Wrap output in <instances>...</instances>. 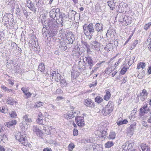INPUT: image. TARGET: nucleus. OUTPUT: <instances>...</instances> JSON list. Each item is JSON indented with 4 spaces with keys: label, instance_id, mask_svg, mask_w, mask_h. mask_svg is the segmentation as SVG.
Returning <instances> with one entry per match:
<instances>
[{
    "label": "nucleus",
    "instance_id": "1",
    "mask_svg": "<svg viewBox=\"0 0 151 151\" xmlns=\"http://www.w3.org/2000/svg\"><path fill=\"white\" fill-rule=\"evenodd\" d=\"M47 23V26L49 27L47 35L49 37H53L55 36L58 33V24L56 19L49 20L48 22L44 21V23L42 22V24L44 26V23L45 24Z\"/></svg>",
    "mask_w": 151,
    "mask_h": 151
},
{
    "label": "nucleus",
    "instance_id": "2",
    "mask_svg": "<svg viewBox=\"0 0 151 151\" xmlns=\"http://www.w3.org/2000/svg\"><path fill=\"white\" fill-rule=\"evenodd\" d=\"M113 109V103L109 102L105 107L102 110V113L104 116H106L110 114Z\"/></svg>",
    "mask_w": 151,
    "mask_h": 151
},
{
    "label": "nucleus",
    "instance_id": "3",
    "mask_svg": "<svg viewBox=\"0 0 151 151\" xmlns=\"http://www.w3.org/2000/svg\"><path fill=\"white\" fill-rule=\"evenodd\" d=\"M148 105V104L146 102H144L142 106L140 109L139 115L141 117H144L145 114H147L150 111V109L147 107Z\"/></svg>",
    "mask_w": 151,
    "mask_h": 151
},
{
    "label": "nucleus",
    "instance_id": "4",
    "mask_svg": "<svg viewBox=\"0 0 151 151\" xmlns=\"http://www.w3.org/2000/svg\"><path fill=\"white\" fill-rule=\"evenodd\" d=\"M148 94L147 91L145 89H143L142 92L137 95V99L138 101H144L147 98Z\"/></svg>",
    "mask_w": 151,
    "mask_h": 151
},
{
    "label": "nucleus",
    "instance_id": "5",
    "mask_svg": "<svg viewBox=\"0 0 151 151\" xmlns=\"http://www.w3.org/2000/svg\"><path fill=\"white\" fill-rule=\"evenodd\" d=\"M78 112V111H69L68 112L67 115H64V117L67 119H69L77 116Z\"/></svg>",
    "mask_w": 151,
    "mask_h": 151
},
{
    "label": "nucleus",
    "instance_id": "6",
    "mask_svg": "<svg viewBox=\"0 0 151 151\" xmlns=\"http://www.w3.org/2000/svg\"><path fill=\"white\" fill-rule=\"evenodd\" d=\"M60 9L57 8H55L52 9L49 12V16L52 19H57L56 14L60 12Z\"/></svg>",
    "mask_w": 151,
    "mask_h": 151
},
{
    "label": "nucleus",
    "instance_id": "7",
    "mask_svg": "<svg viewBox=\"0 0 151 151\" xmlns=\"http://www.w3.org/2000/svg\"><path fill=\"white\" fill-rule=\"evenodd\" d=\"M136 123H134L131 124L129 127L127 129V135L130 136V137L132 136L134 134V130L136 129Z\"/></svg>",
    "mask_w": 151,
    "mask_h": 151
},
{
    "label": "nucleus",
    "instance_id": "8",
    "mask_svg": "<svg viewBox=\"0 0 151 151\" xmlns=\"http://www.w3.org/2000/svg\"><path fill=\"white\" fill-rule=\"evenodd\" d=\"M75 117V120L78 126L83 127L85 126V124L83 117L78 116V115Z\"/></svg>",
    "mask_w": 151,
    "mask_h": 151
},
{
    "label": "nucleus",
    "instance_id": "9",
    "mask_svg": "<svg viewBox=\"0 0 151 151\" xmlns=\"http://www.w3.org/2000/svg\"><path fill=\"white\" fill-rule=\"evenodd\" d=\"M66 42L68 44H72L74 40V36L72 33H68L66 35Z\"/></svg>",
    "mask_w": 151,
    "mask_h": 151
},
{
    "label": "nucleus",
    "instance_id": "10",
    "mask_svg": "<svg viewBox=\"0 0 151 151\" xmlns=\"http://www.w3.org/2000/svg\"><path fill=\"white\" fill-rule=\"evenodd\" d=\"M26 3L27 6L31 11L35 12L36 11V8L35 6L34 3H33L32 1L30 0H26Z\"/></svg>",
    "mask_w": 151,
    "mask_h": 151
},
{
    "label": "nucleus",
    "instance_id": "11",
    "mask_svg": "<svg viewBox=\"0 0 151 151\" xmlns=\"http://www.w3.org/2000/svg\"><path fill=\"white\" fill-rule=\"evenodd\" d=\"M76 67H72L71 72L72 78L73 79H76L80 74V72L78 71V69L75 68Z\"/></svg>",
    "mask_w": 151,
    "mask_h": 151
},
{
    "label": "nucleus",
    "instance_id": "12",
    "mask_svg": "<svg viewBox=\"0 0 151 151\" xmlns=\"http://www.w3.org/2000/svg\"><path fill=\"white\" fill-rule=\"evenodd\" d=\"M13 15L11 14L6 13L3 17V20L5 22L4 25L7 26V23H8L9 21V18L12 17V19H13Z\"/></svg>",
    "mask_w": 151,
    "mask_h": 151
},
{
    "label": "nucleus",
    "instance_id": "13",
    "mask_svg": "<svg viewBox=\"0 0 151 151\" xmlns=\"http://www.w3.org/2000/svg\"><path fill=\"white\" fill-rule=\"evenodd\" d=\"M94 27L95 31L97 32V33L99 32H101L103 31V25L102 23H96L95 24Z\"/></svg>",
    "mask_w": 151,
    "mask_h": 151
},
{
    "label": "nucleus",
    "instance_id": "14",
    "mask_svg": "<svg viewBox=\"0 0 151 151\" xmlns=\"http://www.w3.org/2000/svg\"><path fill=\"white\" fill-rule=\"evenodd\" d=\"M84 104L87 107L93 108L94 106V102L89 99L84 100Z\"/></svg>",
    "mask_w": 151,
    "mask_h": 151
},
{
    "label": "nucleus",
    "instance_id": "15",
    "mask_svg": "<svg viewBox=\"0 0 151 151\" xmlns=\"http://www.w3.org/2000/svg\"><path fill=\"white\" fill-rule=\"evenodd\" d=\"M58 13L59 14V17L61 19V21L62 22H60L62 23L65 22L66 19H68V14H66L63 12H61L60 10V12Z\"/></svg>",
    "mask_w": 151,
    "mask_h": 151
},
{
    "label": "nucleus",
    "instance_id": "16",
    "mask_svg": "<svg viewBox=\"0 0 151 151\" xmlns=\"http://www.w3.org/2000/svg\"><path fill=\"white\" fill-rule=\"evenodd\" d=\"M94 26L92 23H90L87 27L89 33L91 35H93L95 32V30L94 27Z\"/></svg>",
    "mask_w": 151,
    "mask_h": 151
},
{
    "label": "nucleus",
    "instance_id": "17",
    "mask_svg": "<svg viewBox=\"0 0 151 151\" xmlns=\"http://www.w3.org/2000/svg\"><path fill=\"white\" fill-rule=\"evenodd\" d=\"M77 14L76 12L73 10H70L68 14V18L71 20H75V15Z\"/></svg>",
    "mask_w": 151,
    "mask_h": 151
},
{
    "label": "nucleus",
    "instance_id": "18",
    "mask_svg": "<svg viewBox=\"0 0 151 151\" xmlns=\"http://www.w3.org/2000/svg\"><path fill=\"white\" fill-rule=\"evenodd\" d=\"M25 137V135H21L20 134H18L16 136V139H17L22 144V143L27 141V140L26 139Z\"/></svg>",
    "mask_w": 151,
    "mask_h": 151
},
{
    "label": "nucleus",
    "instance_id": "19",
    "mask_svg": "<svg viewBox=\"0 0 151 151\" xmlns=\"http://www.w3.org/2000/svg\"><path fill=\"white\" fill-rule=\"evenodd\" d=\"M85 59L90 66H93L95 64V62L93 61L92 58L89 56L85 57Z\"/></svg>",
    "mask_w": 151,
    "mask_h": 151
},
{
    "label": "nucleus",
    "instance_id": "20",
    "mask_svg": "<svg viewBox=\"0 0 151 151\" xmlns=\"http://www.w3.org/2000/svg\"><path fill=\"white\" fill-rule=\"evenodd\" d=\"M17 124V121L15 120H13L12 121H9V122H6L4 123V124L7 127L10 128L14 125Z\"/></svg>",
    "mask_w": 151,
    "mask_h": 151
},
{
    "label": "nucleus",
    "instance_id": "21",
    "mask_svg": "<svg viewBox=\"0 0 151 151\" xmlns=\"http://www.w3.org/2000/svg\"><path fill=\"white\" fill-rule=\"evenodd\" d=\"M93 150L94 151H102L103 148L101 145H98L96 143L92 145Z\"/></svg>",
    "mask_w": 151,
    "mask_h": 151
},
{
    "label": "nucleus",
    "instance_id": "22",
    "mask_svg": "<svg viewBox=\"0 0 151 151\" xmlns=\"http://www.w3.org/2000/svg\"><path fill=\"white\" fill-rule=\"evenodd\" d=\"M59 47L60 50L62 51H65L67 48V45L63 41L60 42Z\"/></svg>",
    "mask_w": 151,
    "mask_h": 151
},
{
    "label": "nucleus",
    "instance_id": "23",
    "mask_svg": "<svg viewBox=\"0 0 151 151\" xmlns=\"http://www.w3.org/2000/svg\"><path fill=\"white\" fill-rule=\"evenodd\" d=\"M116 2V0H113L108 1L107 2L108 5L110 7L111 9L113 10L115 8V4Z\"/></svg>",
    "mask_w": 151,
    "mask_h": 151
},
{
    "label": "nucleus",
    "instance_id": "24",
    "mask_svg": "<svg viewBox=\"0 0 151 151\" xmlns=\"http://www.w3.org/2000/svg\"><path fill=\"white\" fill-rule=\"evenodd\" d=\"M35 44V45H33V46L31 47L32 51L39 53L40 50V47L39 46L38 43Z\"/></svg>",
    "mask_w": 151,
    "mask_h": 151
},
{
    "label": "nucleus",
    "instance_id": "25",
    "mask_svg": "<svg viewBox=\"0 0 151 151\" xmlns=\"http://www.w3.org/2000/svg\"><path fill=\"white\" fill-rule=\"evenodd\" d=\"M7 140V138L6 135L4 133L3 134L0 135V142L5 143Z\"/></svg>",
    "mask_w": 151,
    "mask_h": 151
},
{
    "label": "nucleus",
    "instance_id": "26",
    "mask_svg": "<svg viewBox=\"0 0 151 151\" xmlns=\"http://www.w3.org/2000/svg\"><path fill=\"white\" fill-rule=\"evenodd\" d=\"M113 48V44L111 43H108L104 48L105 50L108 52L111 50Z\"/></svg>",
    "mask_w": 151,
    "mask_h": 151
},
{
    "label": "nucleus",
    "instance_id": "27",
    "mask_svg": "<svg viewBox=\"0 0 151 151\" xmlns=\"http://www.w3.org/2000/svg\"><path fill=\"white\" fill-rule=\"evenodd\" d=\"M143 151H150V148L146 144H142L141 146Z\"/></svg>",
    "mask_w": 151,
    "mask_h": 151
},
{
    "label": "nucleus",
    "instance_id": "28",
    "mask_svg": "<svg viewBox=\"0 0 151 151\" xmlns=\"http://www.w3.org/2000/svg\"><path fill=\"white\" fill-rule=\"evenodd\" d=\"M38 43L37 39L35 40L34 39H32L30 40L29 42V47H32L33 46V45H35V44H37Z\"/></svg>",
    "mask_w": 151,
    "mask_h": 151
},
{
    "label": "nucleus",
    "instance_id": "29",
    "mask_svg": "<svg viewBox=\"0 0 151 151\" xmlns=\"http://www.w3.org/2000/svg\"><path fill=\"white\" fill-rule=\"evenodd\" d=\"M36 122L37 124L41 125H43L45 124V121H44L43 118H38L36 120Z\"/></svg>",
    "mask_w": 151,
    "mask_h": 151
},
{
    "label": "nucleus",
    "instance_id": "30",
    "mask_svg": "<svg viewBox=\"0 0 151 151\" xmlns=\"http://www.w3.org/2000/svg\"><path fill=\"white\" fill-rule=\"evenodd\" d=\"M24 121L26 122H32V119L30 118L27 115H25L23 117Z\"/></svg>",
    "mask_w": 151,
    "mask_h": 151
},
{
    "label": "nucleus",
    "instance_id": "31",
    "mask_svg": "<svg viewBox=\"0 0 151 151\" xmlns=\"http://www.w3.org/2000/svg\"><path fill=\"white\" fill-rule=\"evenodd\" d=\"M49 29H48V30ZM47 29V25H45L43 27L42 30V34L43 35H44V34H45V35H46L47 36H48L47 35V32L48 30L47 31H46ZM48 36L49 37V36Z\"/></svg>",
    "mask_w": 151,
    "mask_h": 151
},
{
    "label": "nucleus",
    "instance_id": "32",
    "mask_svg": "<svg viewBox=\"0 0 151 151\" xmlns=\"http://www.w3.org/2000/svg\"><path fill=\"white\" fill-rule=\"evenodd\" d=\"M60 83L61 86L63 87H66L67 86V83L65 79H63L60 80Z\"/></svg>",
    "mask_w": 151,
    "mask_h": 151
},
{
    "label": "nucleus",
    "instance_id": "33",
    "mask_svg": "<svg viewBox=\"0 0 151 151\" xmlns=\"http://www.w3.org/2000/svg\"><path fill=\"white\" fill-rule=\"evenodd\" d=\"M111 94L109 91H107L106 92V95L104 97V99L106 100H108L111 97Z\"/></svg>",
    "mask_w": 151,
    "mask_h": 151
},
{
    "label": "nucleus",
    "instance_id": "34",
    "mask_svg": "<svg viewBox=\"0 0 151 151\" xmlns=\"http://www.w3.org/2000/svg\"><path fill=\"white\" fill-rule=\"evenodd\" d=\"M114 145V143L112 141H108L105 145V147L106 148H110Z\"/></svg>",
    "mask_w": 151,
    "mask_h": 151
},
{
    "label": "nucleus",
    "instance_id": "35",
    "mask_svg": "<svg viewBox=\"0 0 151 151\" xmlns=\"http://www.w3.org/2000/svg\"><path fill=\"white\" fill-rule=\"evenodd\" d=\"M103 100L102 98L100 96H97L95 98V101L98 103H100Z\"/></svg>",
    "mask_w": 151,
    "mask_h": 151
},
{
    "label": "nucleus",
    "instance_id": "36",
    "mask_svg": "<svg viewBox=\"0 0 151 151\" xmlns=\"http://www.w3.org/2000/svg\"><path fill=\"white\" fill-rule=\"evenodd\" d=\"M116 134L114 132H110L109 137L110 139H114L115 138Z\"/></svg>",
    "mask_w": 151,
    "mask_h": 151
},
{
    "label": "nucleus",
    "instance_id": "37",
    "mask_svg": "<svg viewBox=\"0 0 151 151\" xmlns=\"http://www.w3.org/2000/svg\"><path fill=\"white\" fill-rule=\"evenodd\" d=\"M33 130L35 132H40L41 130L37 126L34 125L33 127Z\"/></svg>",
    "mask_w": 151,
    "mask_h": 151
},
{
    "label": "nucleus",
    "instance_id": "38",
    "mask_svg": "<svg viewBox=\"0 0 151 151\" xmlns=\"http://www.w3.org/2000/svg\"><path fill=\"white\" fill-rule=\"evenodd\" d=\"M83 32L86 35V36L87 35H89L90 33H89L88 31V29H86V28H87V26L84 25L83 26Z\"/></svg>",
    "mask_w": 151,
    "mask_h": 151
},
{
    "label": "nucleus",
    "instance_id": "39",
    "mask_svg": "<svg viewBox=\"0 0 151 151\" xmlns=\"http://www.w3.org/2000/svg\"><path fill=\"white\" fill-rule=\"evenodd\" d=\"M100 134L99 135L101 137L105 138L106 137L107 132L105 131H103L102 132H99Z\"/></svg>",
    "mask_w": 151,
    "mask_h": 151
},
{
    "label": "nucleus",
    "instance_id": "40",
    "mask_svg": "<svg viewBox=\"0 0 151 151\" xmlns=\"http://www.w3.org/2000/svg\"><path fill=\"white\" fill-rule=\"evenodd\" d=\"M75 147V145L73 143L70 144L68 147V149L69 151H72L73 149Z\"/></svg>",
    "mask_w": 151,
    "mask_h": 151
},
{
    "label": "nucleus",
    "instance_id": "41",
    "mask_svg": "<svg viewBox=\"0 0 151 151\" xmlns=\"http://www.w3.org/2000/svg\"><path fill=\"white\" fill-rule=\"evenodd\" d=\"M43 103L41 102H37L35 103V105L34 106V107H39L43 105Z\"/></svg>",
    "mask_w": 151,
    "mask_h": 151
},
{
    "label": "nucleus",
    "instance_id": "42",
    "mask_svg": "<svg viewBox=\"0 0 151 151\" xmlns=\"http://www.w3.org/2000/svg\"><path fill=\"white\" fill-rule=\"evenodd\" d=\"M123 22H125L126 24L127 25H128L130 24L131 23L129 22V19H128V17H125L123 19Z\"/></svg>",
    "mask_w": 151,
    "mask_h": 151
},
{
    "label": "nucleus",
    "instance_id": "43",
    "mask_svg": "<svg viewBox=\"0 0 151 151\" xmlns=\"http://www.w3.org/2000/svg\"><path fill=\"white\" fill-rule=\"evenodd\" d=\"M122 148L123 149L122 151H128L127 145L126 142L122 146Z\"/></svg>",
    "mask_w": 151,
    "mask_h": 151
},
{
    "label": "nucleus",
    "instance_id": "44",
    "mask_svg": "<svg viewBox=\"0 0 151 151\" xmlns=\"http://www.w3.org/2000/svg\"><path fill=\"white\" fill-rule=\"evenodd\" d=\"M107 62H106L105 61H99V62L96 64V65H105L107 64Z\"/></svg>",
    "mask_w": 151,
    "mask_h": 151
},
{
    "label": "nucleus",
    "instance_id": "45",
    "mask_svg": "<svg viewBox=\"0 0 151 151\" xmlns=\"http://www.w3.org/2000/svg\"><path fill=\"white\" fill-rule=\"evenodd\" d=\"M125 67H123L120 71V73L121 74H124L127 71V68H125Z\"/></svg>",
    "mask_w": 151,
    "mask_h": 151
},
{
    "label": "nucleus",
    "instance_id": "46",
    "mask_svg": "<svg viewBox=\"0 0 151 151\" xmlns=\"http://www.w3.org/2000/svg\"><path fill=\"white\" fill-rule=\"evenodd\" d=\"M10 115L11 117L14 118L16 117L17 116V114L16 112L14 111H12L10 113Z\"/></svg>",
    "mask_w": 151,
    "mask_h": 151
},
{
    "label": "nucleus",
    "instance_id": "47",
    "mask_svg": "<svg viewBox=\"0 0 151 151\" xmlns=\"http://www.w3.org/2000/svg\"><path fill=\"white\" fill-rule=\"evenodd\" d=\"M91 45L93 46H95L96 45H100V43L97 41L95 40L92 42Z\"/></svg>",
    "mask_w": 151,
    "mask_h": 151
},
{
    "label": "nucleus",
    "instance_id": "48",
    "mask_svg": "<svg viewBox=\"0 0 151 151\" xmlns=\"http://www.w3.org/2000/svg\"><path fill=\"white\" fill-rule=\"evenodd\" d=\"M0 111L2 113L5 114L8 112V110L7 109H5L4 107H2V109H1Z\"/></svg>",
    "mask_w": 151,
    "mask_h": 151
},
{
    "label": "nucleus",
    "instance_id": "49",
    "mask_svg": "<svg viewBox=\"0 0 151 151\" xmlns=\"http://www.w3.org/2000/svg\"><path fill=\"white\" fill-rule=\"evenodd\" d=\"M37 70L41 72H44L45 71V67H38Z\"/></svg>",
    "mask_w": 151,
    "mask_h": 151
},
{
    "label": "nucleus",
    "instance_id": "50",
    "mask_svg": "<svg viewBox=\"0 0 151 151\" xmlns=\"http://www.w3.org/2000/svg\"><path fill=\"white\" fill-rule=\"evenodd\" d=\"M126 144L127 145L128 150L132 148V145L131 143H129V141H127L126 142Z\"/></svg>",
    "mask_w": 151,
    "mask_h": 151
},
{
    "label": "nucleus",
    "instance_id": "51",
    "mask_svg": "<svg viewBox=\"0 0 151 151\" xmlns=\"http://www.w3.org/2000/svg\"><path fill=\"white\" fill-rule=\"evenodd\" d=\"M22 144L24 146H26V147H31V145L29 144L27 142V141H25V142L22 143Z\"/></svg>",
    "mask_w": 151,
    "mask_h": 151
},
{
    "label": "nucleus",
    "instance_id": "52",
    "mask_svg": "<svg viewBox=\"0 0 151 151\" xmlns=\"http://www.w3.org/2000/svg\"><path fill=\"white\" fill-rule=\"evenodd\" d=\"M151 25V23L150 22L148 24H146L144 27L145 29L147 30L150 27Z\"/></svg>",
    "mask_w": 151,
    "mask_h": 151
},
{
    "label": "nucleus",
    "instance_id": "53",
    "mask_svg": "<svg viewBox=\"0 0 151 151\" xmlns=\"http://www.w3.org/2000/svg\"><path fill=\"white\" fill-rule=\"evenodd\" d=\"M21 90L24 93V94H25L27 92L28 89L27 88L23 87L22 88Z\"/></svg>",
    "mask_w": 151,
    "mask_h": 151
},
{
    "label": "nucleus",
    "instance_id": "54",
    "mask_svg": "<svg viewBox=\"0 0 151 151\" xmlns=\"http://www.w3.org/2000/svg\"><path fill=\"white\" fill-rule=\"evenodd\" d=\"M13 102V99H9L8 100V101H7V102H8V104H11V105H13V104H14V103Z\"/></svg>",
    "mask_w": 151,
    "mask_h": 151
},
{
    "label": "nucleus",
    "instance_id": "55",
    "mask_svg": "<svg viewBox=\"0 0 151 151\" xmlns=\"http://www.w3.org/2000/svg\"><path fill=\"white\" fill-rule=\"evenodd\" d=\"M75 68H76V69H78V71H79V70L81 72L83 70L85 69V67L84 68L81 67V68H80L79 67H77V68L76 67Z\"/></svg>",
    "mask_w": 151,
    "mask_h": 151
},
{
    "label": "nucleus",
    "instance_id": "56",
    "mask_svg": "<svg viewBox=\"0 0 151 151\" xmlns=\"http://www.w3.org/2000/svg\"><path fill=\"white\" fill-rule=\"evenodd\" d=\"M21 40H22V42H23V40L25 41V35H24V32L23 31L22 32V35H21Z\"/></svg>",
    "mask_w": 151,
    "mask_h": 151
},
{
    "label": "nucleus",
    "instance_id": "57",
    "mask_svg": "<svg viewBox=\"0 0 151 151\" xmlns=\"http://www.w3.org/2000/svg\"><path fill=\"white\" fill-rule=\"evenodd\" d=\"M25 95L26 96V99H27L29 97H30L32 95V94L30 93L29 92H27L26 93Z\"/></svg>",
    "mask_w": 151,
    "mask_h": 151
},
{
    "label": "nucleus",
    "instance_id": "58",
    "mask_svg": "<svg viewBox=\"0 0 151 151\" xmlns=\"http://www.w3.org/2000/svg\"><path fill=\"white\" fill-rule=\"evenodd\" d=\"M83 44L86 48H88L90 47V45L88 44L87 42H84Z\"/></svg>",
    "mask_w": 151,
    "mask_h": 151
},
{
    "label": "nucleus",
    "instance_id": "59",
    "mask_svg": "<svg viewBox=\"0 0 151 151\" xmlns=\"http://www.w3.org/2000/svg\"><path fill=\"white\" fill-rule=\"evenodd\" d=\"M113 30L112 29H110L108 30L107 34H108L109 35H111L112 34V33L113 32Z\"/></svg>",
    "mask_w": 151,
    "mask_h": 151
},
{
    "label": "nucleus",
    "instance_id": "60",
    "mask_svg": "<svg viewBox=\"0 0 151 151\" xmlns=\"http://www.w3.org/2000/svg\"><path fill=\"white\" fill-rule=\"evenodd\" d=\"M142 125L145 127L146 128H148V126L147 122L145 121H143L142 122Z\"/></svg>",
    "mask_w": 151,
    "mask_h": 151
},
{
    "label": "nucleus",
    "instance_id": "61",
    "mask_svg": "<svg viewBox=\"0 0 151 151\" xmlns=\"http://www.w3.org/2000/svg\"><path fill=\"white\" fill-rule=\"evenodd\" d=\"M145 63L143 62H140L138 63L137 66H145Z\"/></svg>",
    "mask_w": 151,
    "mask_h": 151
},
{
    "label": "nucleus",
    "instance_id": "62",
    "mask_svg": "<svg viewBox=\"0 0 151 151\" xmlns=\"http://www.w3.org/2000/svg\"><path fill=\"white\" fill-rule=\"evenodd\" d=\"M111 71V69H110V68H107L106 69V73H110Z\"/></svg>",
    "mask_w": 151,
    "mask_h": 151
},
{
    "label": "nucleus",
    "instance_id": "63",
    "mask_svg": "<svg viewBox=\"0 0 151 151\" xmlns=\"http://www.w3.org/2000/svg\"><path fill=\"white\" fill-rule=\"evenodd\" d=\"M55 77L56 78H58V79H60V81L61 80V76L60 74L59 73H57L56 74V76Z\"/></svg>",
    "mask_w": 151,
    "mask_h": 151
},
{
    "label": "nucleus",
    "instance_id": "64",
    "mask_svg": "<svg viewBox=\"0 0 151 151\" xmlns=\"http://www.w3.org/2000/svg\"><path fill=\"white\" fill-rule=\"evenodd\" d=\"M78 130L74 129L73 131V135L74 136L77 135L78 134Z\"/></svg>",
    "mask_w": 151,
    "mask_h": 151
}]
</instances>
